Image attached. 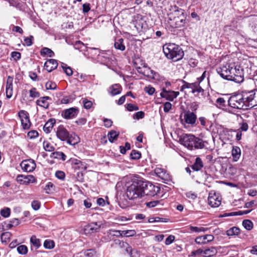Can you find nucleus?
<instances>
[{
    "mask_svg": "<svg viewBox=\"0 0 257 257\" xmlns=\"http://www.w3.org/2000/svg\"><path fill=\"white\" fill-rule=\"evenodd\" d=\"M217 72L224 79L241 83L243 81V70L235 63L229 62L216 69Z\"/></svg>",
    "mask_w": 257,
    "mask_h": 257,
    "instance_id": "obj_1",
    "label": "nucleus"
},
{
    "mask_svg": "<svg viewBox=\"0 0 257 257\" xmlns=\"http://www.w3.org/2000/svg\"><path fill=\"white\" fill-rule=\"evenodd\" d=\"M179 141L182 145L190 150L204 147L202 140L192 134H183L180 137Z\"/></svg>",
    "mask_w": 257,
    "mask_h": 257,
    "instance_id": "obj_2",
    "label": "nucleus"
},
{
    "mask_svg": "<svg viewBox=\"0 0 257 257\" xmlns=\"http://www.w3.org/2000/svg\"><path fill=\"white\" fill-rule=\"evenodd\" d=\"M141 180L135 179L126 184L125 194L130 200L143 197Z\"/></svg>",
    "mask_w": 257,
    "mask_h": 257,
    "instance_id": "obj_3",
    "label": "nucleus"
},
{
    "mask_svg": "<svg viewBox=\"0 0 257 257\" xmlns=\"http://www.w3.org/2000/svg\"><path fill=\"white\" fill-rule=\"evenodd\" d=\"M163 50L165 56L175 62L181 60L184 56V51L182 49L174 43L164 45Z\"/></svg>",
    "mask_w": 257,
    "mask_h": 257,
    "instance_id": "obj_4",
    "label": "nucleus"
},
{
    "mask_svg": "<svg viewBox=\"0 0 257 257\" xmlns=\"http://www.w3.org/2000/svg\"><path fill=\"white\" fill-rule=\"evenodd\" d=\"M169 23L174 28H181L186 24V16L185 11L177 7L169 15Z\"/></svg>",
    "mask_w": 257,
    "mask_h": 257,
    "instance_id": "obj_5",
    "label": "nucleus"
},
{
    "mask_svg": "<svg viewBox=\"0 0 257 257\" xmlns=\"http://www.w3.org/2000/svg\"><path fill=\"white\" fill-rule=\"evenodd\" d=\"M245 91L243 92L241 94L233 95L228 99V105L234 108L247 109L248 106L246 102L247 99Z\"/></svg>",
    "mask_w": 257,
    "mask_h": 257,
    "instance_id": "obj_6",
    "label": "nucleus"
},
{
    "mask_svg": "<svg viewBox=\"0 0 257 257\" xmlns=\"http://www.w3.org/2000/svg\"><path fill=\"white\" fill-rule=\"evenodd\" d=\"M143 197L144 196H154L160 191L158 186L154 185L152 183L141 180Z\"/></svg>",
    "mask_w": 257,
    "mask_h": 257,
    "instance_id": "obj_7",
    "label": "nucleus"
},
{
    "mask_svg": "<svg viewBox=\"0 0 257 257\" xmlns=\"http://www.w3.org/2000/svg\"><path fill=\"white\" fill-rule=\"evenodd\" d=\"M93 50L99 52L97 57L98 62L108 67H110L113 64V60L111 55L105 52H99L98 49L92 48Z\"/></svg>",
    "mask_w": 257,
    "mask_h": 257,
    "instance_id": "obj_8",
    "label": "nucleus"
},
{
    "mask_svg": "<svg viewBox=\"0 0 257 257\" xmlns=\"http://www.w3.org/2000/svg\"><path fill=\"white\" fill-rule=\"evenodd\" d=\"M221 199L219 194L212 191L209 193L208 203L212 207H218L221 204Z\"/></svg>",
    "mask_w": 257,
    "mask_h": 257,
    "instance_id": "obj_9",
    "label": "nucleus"
},
{
    "mask_svg": "<svg viewBox=\"0 0 257 257\" xmlns=\"http://www.w3.org/2000/svg\"><path fill=\"white\" fill-rule=\"evenodd\" d=\"M247 105L248 109L257 106V90L245 91Z\"/></svg>",
    "mask_w": 257,
    "mask_h": 257,
    "instance_id": "obj_10",
    "label": "nucleus"
},
{
    "mask_svg": "<svg viewBox=\"0 0 257 257\" xmlns=\"http://www.w3.org/2000/svg\"><path fill=\"white\" fill-rule=\"evenodd\" d=\"M183 82L184 84L180 88L181 91L186 88L191 89V92L194 94L196 92L200 93L204 91L203 89L200 86L199 83H198L197 82L190 83L183 81Z\"/></svg>",
    "mask_w": 257,
    "mask_h": 257,
    "instance_id": "obj_11",
    "label": "nucleus"
},
{
    "mask_svg": "<svg viewBox=\"0 0 257 257\" xmlns=\"http://www.w3.org/2000/svg\"><path fill=\"white\" fill-rule=\"evenodd\" d=\"M197 120V115L196 114L190 110L186 111L184 112L183 119H181L182 124L184 123L193 125L195 124Z\"/></svg>",
    "mask_w": 257,
    "mask_h": 257,
    "instance_id": "obj_12",
    "label": "nucleus"
},
{
    "mask_svg": "<svg viewBox=\"0 0 257 257\" xmlns=\"http://www.w3.org/2000/svg\"><path fill=\"white\" fill-rule=\"evenodd\" d=\"M19 116L21 119L23 128L25 130L29 129L31 126V122L28 113L26 111L22 110L19 111Z\"/></svg>",
    "mask_w": 257,
    "mask_h": 257,
    "instance_id": "obj_13",
    "label": "nucleus"
},
{
    "mask_svg": "<svg viewBox=\"0 0 257 257\" xmlns=\"http://www.w3.org/2000/svg\"><path fill=\"white\" fill-rule=\"evenodd\" d=\"M20 166L22 170L27 172H31L36 168V164L33 160L29 159L23 161Z\"/></svg>",
    "mask_w": 257,
    "mask_h": 257,
    "instance_id": "obj_14",
    "label": "nucleus"
},
{
    "mask_svg": "<svg viewBox=\"0 0 257 257\" xmlns=\"http://www.w3.org/2000/svg\"><path fill=\"white\" fill-rule=\"evenodd\" d=\"M57 137L62 141H66L70 135L69 132L63 125H59L56 132Z\"/></svg>",
    "mask_w": 257,
    "mask_h": 257,
    "instance_id": "obj_15",
    "label": "nucleus"
},
{
    "mask_svg": "<svg viewBox=\"0 0 257 257\" xmlns=\"http://www.w3.org/2000/svg\"><path fill=\"white\" fill-rule=\"evenodd\" d=\"M79 113L77 107H71L66 109L62 112V116L65 119H72L75 117Z\"/></svg>",
    "mask_w": 257,
    "mask_h": 257,
    "instance_id": "obj_16",
    "label": "nucleus"
},
{
    "mask_svg": "<svg viewBox=\"0 0 257 257\" xmlns=\"http://www.w3.org/2000/svg\"><path fill=\"white\" fill-rule=\"evenodd\" d=\"M142 65H143V68H142L141 66H138L136 62H134V66L137 69L138 72L139 73L143 74L148 78H150L153 70H151L150 67H148L147 65L145 63L142 64Z\"/></svg>",
    "mask_w": 257,
    "mask_h": 257,
    "instance_id": "obj_17",
    "label": "nucleus"
},
{
    "mask_svg": "<svg viewBox=\"0 0 257 257\" xmlns=\"http://www.w3.org/2000/svg\"><path fill=\"white\" fill-rule=\"evenodd\" d=\"M17 181L21 184L28 185L35 181L34 177L32 175H19L17 177Z\"/></svg>",
    "mask_w": 257,
    "mask_h": 257,
    "instance_id": "obj_18",
    "label": "nucleus"
},
{
    "mask_svg": "<svg viewBox=\"0 0 257 257\" xmlns=\"http://www.w3.org/2000/svg\"><path fill=\"white\" fill-rule=\"evenodd\" d=\"M179 92L171 90H167L163 89V91L161 93V96L162 97L166 98L167 100L173 101L174 98H176L179 95Z\"/></svg>",
    "mask_w": 257,
    "mask_h": 257,
    "instance_id": "obj_19",
    "label": "nucleus"
},
{
    "mask_svg": "<svg viewBox=\"0 0 257 257\" xmlns=\"http://www.w3.org/2000/svg\"><path fill=\"white\" fill-rule=\"evenodd\" d=\"M100 225H98L97 222H92L85 226L84 232L85 234H91L98 231Z\"/></svg>",
    "mask_w": 257,
    "mask_h": 257,
    "instance_id": "obj_20",
    "label": "nucleus"
},
{
    "mask_svg": "<svg viewBox=\"0 0 257 257\" xmlns=\"http://www.w3.org/2000/svg\"><path fill=\"white\" fill-rule=\"evenodd\" d=\"M156 175L164 181H169L170 179V175L162 168L157 167L154 170Z\"/></svg>",
    "mask_w": 257,
    "mask_h": 257,
    "instance_id": "obj_21",
    "label": "nucleus"
},
{
    "mask_svg": "<svg viewBox=\"0 0 257 257\" xmlns=\"http://www.w3.org/2000/svg\"><path fill=\"white\" fill-rule=\"evenodd\" d=\"M118 245L122 249V251H125L126 253L130 254L131 257H134L133 255V252L136 251V250L133 249L129 244L124 241L118 240Z\"/></svg>",
    "mask_w": 257,
    "mask_h": 257,
    "instance_id": "obj_22",
    "label": "nucleus"
},
{
    "mask_svg": "<svg viewBox=\"0 0 257 257\" xmlns=\"http://www.w3.org/2000/svg\"><path fill=\"white\" fill-rule=\"evenodd\" d=\"M214 236L211 234H206L203 236L197 237L195 241L197 244H206L207 242L212 241L214 239Z\"/></svg>",
    "mask_w": 257,
    "mask_h": 257,
    "instance_id": "obj_23",
    "label": "nucleus"
},
{
    "mask_svg": "<svg viewBox=\"0 0 257 257\" xmlns=\"http://www.w3.org/2000/svg\"><path fill=\"white\" fill-rule=\"evenodd\" d=\"M57 66V61L53 59L47 60L44 64L45 68L49 72H50L53 70L56 69Z\"/></svg>",
    "mask_w": 257,
    "mask_h": 257,
    "instance_id": "obj_24",
    "label": "nucleus"
},
{
    "mask_svg": "<svg viewBox=\"0 0 257 257\" xmlns=\"http://www.w3.org/2000/svg\"><path fill=\"white\" fill-rule=\"evenodd\" d=\"M13 78L11 76H8L7 81L6 85V96L8 98H10L13 95Z\"/></svg>",
    "mask_w": 257,
    "mask_h": 257,
    "instance_id": "obj_25",
    "label": "nucleus"
},
{
    "mask_svg": "<svg viewBox=\"0 0 257 257\" xmlns=\"http://www.w3.org/2000/svg\"><path fill=\"white\" fill-rule=\"evenodd\" d=\"M48 100H51L49 96L41 97L36 101V104L44 108H48L49 106V103L48 102Z\"/></svg>",
    "mask_w": 257,
    "mask_h": 257,
    "instance_id": "obj_26",
    "label": "nucleus"
},
{
    "mask_svg": "<svg viewBox=\"0 0 257 257\" xmlns=\"http://www.w3.org/2000/svg\"><path fill=\"white\" fill-rule=\"evenodd\" d=\"M231 154L233 157V160L234 162L237 161L241 156V150L238 147L234 146L232 148Z\"/></svg>",
    "mask_w": 257,
    "mask_h": 257,
    "instance_id": "obj_27",
    "label": "nucleus"
},
{
    "mask_svg": "<svg viewBox=\"0 0 257 257\" xmlns=\"http://www.w3.org/2000/svg\"><path fill=\"white\" fill-rule=\"evenodd\" d=\"M203 257H210L215 255L217 252V249L215 247L212 246L210 248L206 249L204 250Z\"/></svg>",
    "mask_w": 257,
    "mask_h": 257,
    "instance_id": "obj_28",
    "label": "nucleus"
},
{
    "mask_svg": "<svg viewBox=\"0 0 257 257\" xmlns=\"http://www.w3.org/2000/svg\"><path fill=\"white\" fill-rule=\"evenodd\" d=\"M121 87L119 84H115L109 88L110 93L112 95H115L120 93Z\"/></svg>",
    "mask_w": 257,
    "mask_h": 257,
    "instance_id": "obj_29",
    "label": "nucleus"
},
{
    "mask_svg": "<svg viewBox=\"0 0 257 257\" xmlns=\"http://www.w3.org/2000/svg\"><path fill=\"white\" fill-rule=\"evenodd\" d=\"M55 123V120L54 119H50L44 125L43 130L46 133H49L54 123Z\"/></svg>",
    "mask_w": 257,
    "mask_h": 257,
    "instance_id": "obj_30",
    "label": "nucleus"
},
{
    "mask_svg": "<svg viewBox=\"0 0 257 257\" xmlns=\"http://www.w3.org/2000/svg\"><path fill=\"white\" fill-rule=\"evenodd\" d=\"M203 167V163L201 159L199 157L196 158L195 162L191 168L193 170L196 171H199Z\"/></svg>",
    "mask_w": 257,
    "mask_h": 257,
    "instance_id": "obj_31",
    "label": "nucleus"
},
{
    "mask_svg": "<svg viewBox=\"0 0 257 257\" xmlns=\"http://www.w3.org/2000/svg\"><path fill=\"white\" fill-rule=\"evenodd\" d=\"M114 46L116 49L119 50L120 51H124L125 49V47L123 44V39L122 38L118 39L115 41Z\"/></svg>",
    "mask_w": 257,
    "mask_h": 257,
    "instance_id": "obj_32",
    "label": "nucleus"
},
{
    "mask_svg": "<svg viewBox=\"0 0 257 257\" xmlns=\"http://www.w3.org/2000/svg\"><path fill=\"white\" fill-rule=\"evenodd\" d=\"M240 232L239 228L234 226L227 230L226 234L227 236L237 235Z\"/></svg>",
    "mask_w": 257,
    "mask_h": 257,
    "instance_id": "obj_33",
    "label": "nucleus"
},
{
    "mask_svg": "<svg viewBox=\"0 0 257 257\" xmlns=\"http://www.w3.org/2000/svg\"><path fill=\"white\" fill-rule=\"evenodd\" d=\"M119 135V133L116 132L115 131H111L108 134V140L110 142L112 143L114 142V141L116 140Z\"/></svg>",
    "mask_w": 257,
    "mask_h": 257,
    "instance_id": "obj_34",
    "label": "nucleus"
},
{
    "mask_svg": "<svg viewBox=\"0 0 257 257\" xmlns=\"http://www.w3.org/2000/svg\"><path fill=\"white\" fill-rule=\"evenodd\" d=\"M41 55H47L50 57H52L54 56V52L50 49L44 47L41 50Z\"/></svg>",
    "mask_w": 257,
    "mask_h": 257,
    "instance_id": "obj_35",
    "label": "nucleus"
},
{
    "mask_svg": "<svg viewBox=\"0 0 257 257\" xmlns=\"http://www.w3.org/2000/svg\"><path fill=\"white\" fill-rule=\"evenodd\" d=\"M116 233H118L121 236L124 235L126 236H133L135 234V230H115Z\"/></svg>",
    "mask_w": 257,
    "mask_h": 257,
    "instance_id": "obj_36",
    "label": "nucleus"
},
{
    "mask_svg": "<svg viewBox=\"0 0 257 257\" xmlns=\"http://www.w3.org/2000/svg\"><path fill=\"white\" fill-rule=\"evenodd\" d=\"M189 229L192 232H206L208 230V228L190 226Z\"/></svg>",
    "mask_w": 257,
    "mask_h": 257,
    "instance_id": "obj_37",
    "label": "nucleus"
},
{
    "mask_svg": "<svg viewBox=\"0 0 257 257\" xmlns=\"http://www.w3.org/2000/svg\"><path fill=\"white\" fill-rule=\"evenodd\" d=\"M30 242L36 249L38 248L41 246L40 239L37 238L35 235H33L31 237Z\"/></svg>",
    "mask_w": 257,
    "mask_h": 257,
    "instance_id": "obj_38",
    "label": "nucleus"
},
{
    "mask_svg": "<svg viewBox=\"0 0 257 257\" xmlns=\"http://www.w3.org/2000/svg\"><path fill=\"white\" fill-rule=\"evenodd\" d=\"M11 236L12 234L10 232L3 233L1 236L2 242L7 243L9 241Z\"/></svg>",
    "mask_w": 257,
    "mask_h": 257,
    "instance_id": "obj_39",
    "label": "nucleus"
},
{
    "mask_svg": "<svg viewBox=\"0 0 257 257\" xmlns=\"http://www.w3.org/2000/svg\"><path fill=\"white\" fill-rule=\"evenodd\" d=\"M78 137L77 136L73 137L70 134L67 140H66L67 143L71 145H75L78 143Z\"/></svg>",
    "mask_w": 257,
    "mask_h": 257,
    "instance_id": "obj_40",
    "label": "nucleus"
},
{
    "mask_svg": "<svg viewBox=\"0 0 257 257\" xmlns=\"http://www.w3.org/2000/svg\"><path fill=\"white\" fill-rule=\"evenodd\" d=\"M242 225L248 230H251L253 227L252 222L248 219L244 220L242 221Z\"/></svg>",
    "mask_w": 257,
    "mask_h": 257,
    "instance_id": "obj_41",
    "label": "nucleus"
},
{
    "mask_svg": "<svg viewBox=\"0 0 257 257\" xmlns=\"http://www.w3.org/2000/svg\"><path fill=\"white\" fill-rule=\"evenodd\" d=\"M141 157V153L136 150H133L130 154V157L133 160H138Z\"/></svg>",
    "mask_w": 257,
    "mask_h": 257,
    "instance_id": "obj_42",
    "label": "nucleus"
},
{
    "mask_svg": "<svg viewBox=\"0 0 257 257\" xmlns=\"http://www.w3.org/2000/svg\"><path fill=\"white\" fill-rule=\"evenodd\" d=\"M75 99L72 96L69 95L64 96L63 98L61 100V103L62 104H68L72 102Z\"/></svg>",
    "mask_w": 257,
    "mask_h": 257,
    "instance_id": "obj_43",
    "label": "nucleus"
},
{
    "mask_svg": "<svg viewBox=\"0 0 257 257\" xmlns=\"http://www.w3.org/2000/svg\"><path fill=\"white\" fill-rule=\"evenodd\" d=\"M54 242L53 240L47 239L44 242V246L47 249H52L54 247Z\"/></svg>",
    "mask_w": 257,
    "mask_h": 257,
    "instance_id": "obj_44",
    "label": "nucleus"
},
{
    "mask_svg": "<svg viewBox=\"0 0 257 257\" xmlns=\"http://www.w3.org/2000/svg\"><path fill=\"white\" fill-rule=\"evenodd\" d=\"M82 102L84 107L87 109L90 108L92 105V102L85 98H82Z\"/></svg>",
    "mask_w": 257,
    "mask_h": 257,
    "instance_id": "obj_45",
    "label": "nucleus"
},
{
    "mask_svg": "<svg viewBox=\"0 0 257 257\" xmlns=\"http://www.w3.org/2000/svg\"><path fill=\"white\" fill-rule=\"evenodd\" d=\"M61 66L67 75L71 76L72 75L73 71L70 67L67 66V65L64 63H62Z\"/></svg>",
    "mask_w": 257,
    "mask_h": 257,
    "instance_id": "obj_46",
    "label": "nucleus"
},
{
    "mask_svg": "<svg viewBox=\"0 0 257 257\" xmlns=\"http://www.w3.org/2000/svg\"><path fill=\"white\" fill-rule=\"evenodd\" d=\"M11 214V209L8 207L4 208L1 210V214L4 217L7 218L10 216Z\"/></svg>",
    "mask_w": 257,
    "mask_h": 257,
    "instance_id": "obj_47",
    "label": "nucleus"
},
{
    "mask_svg": "<svg viewBox=\"0 0 257 257\" xmlns=\"http://www.w3.org/2000/svg\"><path fill=\"white\" fill-rule=\"evenodd\" d=\"M45 87L47 90H55L57 88V85L55 82L48 81L46 83Z\"/></svg>",
    "mask_w": 257,
    "mask_h": 257,
    "instance_id": "obj_48",
    "label": "nucleus"
},
{
    "mask_svg": "<svg viewBox=\"0 0 257 257\" xmlns=\"http://www.w3.org/2000/svg\"><path fill=\"white\" fill-rule=\"evenodd\" d=\"M43 146L46 151L52 152L55 149L54 147L48 142H44L43 143Z\"/></svg>",
    "mask_w": 257,
    "mask_h": 257,
    "instance_id": "obj_49",
    "label": "nucleus"
},
{
    "mask_svg": "<svg viewBox=\"0 0 257 257\" xmlns=\"http://www.w3.org/2000/svg\"><path fill=\"white\" fill-rule=\"evenodd\" d=\"M17 251L20 254H26L28 252V248L26 245H21L17 247Z\"/></svg>",
    "mask_w": 257,
    "mask_h": 257,
    "instance_id": "obj_50",
    "label": "nucleus"
},
{
    "mask_svg": "<svg viewBox=\"0 0 257 257\" xmlns=\"http://www.w3.org/2000/svg\"><path fill=\"white\" fill-rule=\"evenodd\" d=\"M148 221L150 223H153L156 222H167V219H164L160 217H151L148 219Z\"/></svg>",
    "mask_w": 257,
    "mask_h": 257,
    "instance_id": "obj_51",
    "label": "nucleus"
},
{
    "mask_svg": "<svg viewBox=\"0 0 257 257\" xmlns=\"http://www.w3.org/2000/svg\"><path fill=\"white\" fill-rule=\"evenodd\" d=\"M31 206L34 210H38L41 206V203L38 200H34L32 202Z\"/></svg>",
    "mask_w": 257,
    "mask_h": 257,
    "instance_id": "obj_52",
    "label": "nucleus"
},
{
    "mask_svg": "<svg viewBox=\"0 0 257 257\" xmlns=\"http://www.w3.org/2000/svg\"><path fill=\"white\" fill-rule=\"evenodd\" d=\"M2 226V229L3 230H8L10 228H11L12 227H13L12 224H11V222L9 221V222H4L2 223L0 225V227Z\"/></svg>",
    "mask_w": 257,
    "mask_h": 257,
    "instance_id": "obj_53",
    "label": "nucleus"
},
{
    "mask_svg": "<svg viewBox=\"0 0 257 257\" xmlns=\"http://www.w3.org/2000/svg\"><path fill=\"white\" fill-rule=\"evenodd\" d=\"M30 96L31 97H38L40 96L39 92L36 91V89L35 88H32L30 90Z\"/></svg>",
    "mask_w": 257,
    "mask_h": 257,
    "instance_id": "obj_54",
    "label": "nucleus"
},
{
    "mask_svg": "<svg viewBox=\"0 0 257 257\" xmlns=\"http://www.w3.org/2000/svg\"><path fill=\"white\" fill-rule=\"evenodd\" d=\"M126 109L128 111H132L134 110H138L139 109V107L132 103L126 104Z\"/></svg>",
    "mask_w": 257,
    "mask_h": 257,
    "instance_id": "obj_55",
    "label": "nucleus"
},
{
    "mask_svg": "<svg viewBox=\"0 0 257 257\" xmlns=\"http://www.w3.org/2000/svg\"><path fill=\"white\" fill-rule=\"evenodd\" d=\"M38 135V132L35 130L30 131L27 134L28 137L31 139L37 138Z\"/></svg>",
    "mask_w": 257,
    "mask_h": 257,
    "instance_id": "obj_56",
    "label": "nucleus"
},
{
    "mask_svg": "<svg viewBox=\"0 0 257 257\" xmlns=\"http://www.w3.org/2000/svg\"><path fill=\"white\" fill-rule=\"evenodd\" d=\"M204 250L201 248H199L197 250H193L191 252L192 256H198L202 255L204 254Z\"/></svg>",
    "mask_w": 257,
    "mask_h": 257,
    "instance_id": "obj_57",
    "label": "nucleus"
},
{
    "mask_svg": "<svg viewBox=\"0 0 257 257\" xmlns=\"http://www.w3.org/2000/svg\"><path fill=\"white\" fill-rule=\"evenodd\" d=\"M55 176L59 179L64 180L65 177V174L64 172L61 171H57L55 173Z\"/></svg>",
    "mask_w": 257,
    "mask_h": 257,
    "instance_id": "obj_58",
    "label": "nucleus"
},
{
    "mask_svg": "<svg viewBox=\"0 0 257 257\" xmlns=\"http://www.w3.org/2000/svg\"><path fill=\"white\" fill-rule=\"evenodd\" d=\"M225 100L224 98L219 97L217 99L216 102L217 105H218L220 107H223L225 106Z\"/></svg>",
    "mask_w": 257,
    "mask_h": 257,
    "instance_id": "obj_59",
    "label": "nucleus"
},
{
    "mask_svg": "<svg viewBox=\"0 0 257 257\" xmlns=\"http://www.w3.org/2000/svg\"><path fill=\"white\" fill-rule=\"evenodd\" d=\"M145 116V113L143 111H140L137 112L134 115V118L137 119H139L144 118Z\"/></svg>",
    "mask_w": 257,
    "mask_h": 257,
    "instance_id": "obj_60",
    "label": "nucleus"
},
{
    "mask_svg": "<svg viewBox=\"0 0 257 257\" xmlns=\"http://www.w3.org/2000/svg\"><path fill=\"white\" fill-rule=\"evenodd\" d=\"M160 203V201L156 200L146 202V206L149 207H154L156 206Z\"/></svg>",
    "mask_w": 257,
    "mask_h": 257,
    "instance_id": "obj_61",
    "label": "nucleus"
},
{
    "mask_svg": "<svg viewBox=\"0 0 257 257\" xmlns=\"http://www.w3.org/2000/svg\"><path fill=\"white\" fill-rule=\"evenodd\" d=\"M33 37L31 36L29 37H27L24 39V43L27 46H31L33 44L32 39Z\"/></svg>",
    "mask_w": 257,
    "mask_h": 257,
    "instance_id": "obj_62",
    "label": "nucleus"
},
{
    "mask_svg": "<svg viewBox=\"0 0 257 257\" xmlns=\"http://www.w3.org/2000/svg\"><path fill=\"white\" fill-rule=\"evenodd\" d=\"M172 108V104L169 102H166L164 104V111L168 112Z\"/></svg>",
    "mask_w": 257,
    "mask_h": 257,
    "instance_id": "obj_63",
    "label": "nucleus"
},
{
    "mask_svg": "<svg viewBox=\"0 0 257 257\" xmlns=\"http://www.w3.org/2000/svg\"><path fill=\"white\" fill-rule=\"evenodd\" d=\"M175 240V236L172 235H169L165 240V243L166 245H169L172 243Z\"/></svg>",
    "mask_w": 257,
    "mask_h": 257,
    "instance_id": "obj_64",
    "label": "nucleus"
}]
</instances>
